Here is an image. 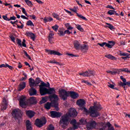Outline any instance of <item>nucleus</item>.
Returning <instances> with one entry per match:
<instances>
[{
  "label": "nucleus",
  "mask_w": 130,
  "mask_h": 130,
  "mask_svg": "<svg viewBox=\"0 0 130 130\" xmlns=\"http://www.w3.org/2000/svg\"><path fill=\"white\" fill-rule=\"evenodd\" d=\"M76 104L79 106L83 112H84L86 114H89L90 116H91V117H97V116L99 115V113L97 111L101 109L99 106H98L94 105L93 107H90L89 110H88L85 107L86 101H85V100L82 99L77 100Z\"/></svg>",
  "instance_id": "1"
},
{
  "label": "nucleus",
  "mask_w": 130,
  "mask_h": 130,
  "mask_svg": "<svg viewBox=\"0 0 130 130\" xmlns=\"http://www.w3.org/2000/svg\"><path fill=\"white\" fill-rule=\"evenodd\" d=\"M78 115V112L74 108L70 109L69 112L65 115H63L61 117V118L60 120V125L64 128L66 126L69 125L70 123L69 117H76Z\"/></svg>",
  "instance_id": "2"
},
{
  "label": "nucleus",
  "mask_w": 130,
  "mask_h": 130,
  "mask_svg": "<svg viewBox=\"0 0 130 130\" xmlns=\"http://www.w3.org/2000/svg\"><path fill=\"white\" fill-rule=\"evenodd\" d=\"M59 97L62 99V100H67L68 97L70 95V97L72 99H77L79 98V94L75 91H67L64 89H59Z\"/></svg>",
  "instance_id": "3"
},
{
  "label": "nucleus",
  "mask_w": 130,
  "mask_h": 130,
  "mask_svg": "<svg viewBox=\"0 0 130 130\" xmlns=\"http://www.w3.org/2000/svg\"><path fill=\"white\" fill-rule=\"evenodd\" d=\"M50 100L51 103H47L45 104L44 107L46 109L48 110L50 109V107L52 106L56 108V109H58V96L56 94H53L49 96Z\"/></svg>",
  "instance_id": "4"
},
{
  "label": "nucleus",
  "mask_w": 130,
  "mask_h": 130,
  "mask_svg": "<svg viewBox=\"0 0 130 130\" xmlns=\"http://www.w3.org/2000/svg\"><path fill=\"white\" fill-rule=\"evenodd\" d=\"M79 123L83 125L86 124V127L88 130L92 129V128H96V126L97 125V123L95 121H91L87 123V120L83 118L80 120V123Z\"/></svg>",
  "instance_id": "5"
},
{
  "label": "nucleus",
  "mask_w": 130,
  "mask_h": 130,
  "mask_svg": "<svg viewBox=\"0 0 130 130\" xmlns=\"http://www.w3.org/2000/svg\"><path fill=\"white\" fill-rule=\"evenodd\" d=\"M45 87H50V84L48 82L47 83L43 82L41 83V85H40V93L42 96H44V95H46L48 93V89Z\"/></svg>",
  "instance_id": "6"
},
{
  "label": "nucleus",
  "mask_w": 130,
  "mask_h": 130,
  "mask_svg": "<svg viewBox=\"0 0 130 130\" xmlns=\"http://www.w3.org/2000/svg\"><path fill=\"white\" fill-rule=\"evenodd\" d=\"M13 116L16 119H21L22 118V112L19 109H15L12 111Z\"/></svg>",
  "instance_id": "7"
},
{
  "label": "nucleus",
  "mask_w": 130,
  "mask_h": 130,
  "mask_svg": "<svg viewBox=\"0 0 130 130\" xmlns=\"http://www.w3.org/2000/svg\"><path fill=\"white\" fill-rule=\"evenodd\" d=\"M46 123V119L43 118L42 119H37L36 120V125L38 127H41L43 126V124Z\"/></svg>",
  "instance_id": "8"
},
{
  "label": "nucleus",
  "mask_w": 130,
  "mask_h": 130,
  "mask_svg": "<svg viewBox=\"0 0 130 130\" xmlns=\"http://www.w3.org/2000/svg\"><path fill=\"white\" fill-rule=\"evenodd\" d=\"M71 124H73V127H70L68 128V130H75L77 129L80 125V123H77V120L76 119H73L70 122Z\"/></svg>",
  "instance_id": "9"
},
{
  "label": "nucleus",
  "mask_w": 130,
  "mask_h": 130,
  "mask_svg": "<svg viewBox=\"0 0 130 130\" xmlns=\"http://www.w3.org/2000/svg\"><path fill=\"white\" fill-rule=\"evenodd\" d=\"M79 75L80 76H83V77H93V76H95V72L88 71L82 73H79Z\"/></svg>",
  "instance_id": "10"
},
{
  "label": "nucleus",
  "mask_w": 130,
  "mask_h": 130,
  "mask_svg": "<svg viewBox=\"0 0 130 130\" xmlns=\"http://www.w3.org/2000/svg\"><path fill=\"white\" fill-rule=\"evenodd\" d=\"M19 100L21 107L25 108V106H26V97L22 95L19 98Z\"/></svg>",
  "instance_id": "11"
},
{
  "label": "nucleus",
  "mask_w": 130,
  "mask_h": 130,
  "mask_svg": "<svg viewBox=\"0 0 130 130\" xmlns=\"http://www.w3.org/2000/svg\"><path fill=\"white\" fill-rule=\"evenodd\" d=\"M51 114V117H52L53 118H55V117H60L61 116V113L56 112V111H51L50 112Z\"/></svg>",
  "instance_id": "12"
},
{
  "label": "nucleus",
  "mask_w": 130,
  "mask_h": 130,
  "mask_svg": "<svg viewBox=\"0 0 130 130\" xmlns=\"http://www.w3.org/2000/svg\"><path fill=\"white\" fill-rule=\"evenodd\" d=\"M46 51H47V52H48V54H53V55H58L59 56L61 55V54L59 53V52L55 50H46Z\"/></svg>",
  "instance_id": "13"
},
{
  "label": "nucleus",
  "mask_w": 130,
  "mask_h": 130,
  "mask_svg": "<svg viewBox=\"0 0 130 130\" xmlns=\"http://www.w3.org/2000/svg\"><path fill=\"white\" fill-rule=\"evenodd\" d=\"M29 86L31 88H33V87H36V82L35 80L32 78H30L28 79Z\"/></svg>",
  "instance_id": "14"
},
{
  "label": "nucleus",
  "mask_w": 130,
  "mask_h": 130,
  "mask_svg": "<svg viewBox=\"0 0 130 130\" xmlns=\"http://www.w3.org/2000/svg\"><path fill=\"white\" fill-rule=\"evenodd\" d=\"M26 35L27 37H30L34 41L35 40V35L31 31H26Z\"/></svg>",
  "instance_id": "15"
},
{
  "label": "nucleus",
  "mask_w": 130,
  "mask_h": 130,
  "mask_svg": "<svg viewBox=\"0 0 130 130\" xmlns=\"http://www.w3.org/2000/svg\"><path fill=\"white\" fill-rule=\"evenodd\" d=\"M26 113V115L29 118H32V117H33V116H34V115H35V112H34L31 110L27 111Z\"/></svg>",
  "instance_id": "16"
},
{
  "label": "nucleus",
  "mask_w": 130,
  "mask_h": 130,
  "mask_svg": "<svg viewBox=\"0 0 130 130\" xmlns=\"http://www.w3.org/2000/svg\"><path fill=\"white\" fill-rule=\"evenodd\" d=\"M105 24L107 25L105 26V28H109V29H110V30H111L112 31H114V30L115 29V28H114V26H113L112 24L107 22H106Z\"/></svg>",
  "instance_id": "17"
},
{
  "label": "nucleus",
  "mask_w": 130,
  "mask_h": 130,
  "mask_svg": "<svg viewBox=\"0 0 130 130\" xmlns=\"http://www.w3.org/2000/svg\"><path fill=\"white\" fill-rule=\"evenodd\" d=\"M29 103L30 104H37V100H36V98L34 96L31 97L29 100Z\"/></svg>",
  "instance_id": "18"
},
{
  "label": "nucleus",
  "mask_w": 130,
  "mask_h": 130,
  "mask_svg": "<svg viewBox=\"0 0 130 130\" xmlns=\"http://www.w3.org/2000/svg\"><path fill=\"white\" fill-rule=\"evenodd\" d=\"M29 95L30 96H34L37 93V91L36 89L33 88V87H31L29 89Z\"/></svg>",
  "instance_id": "19"
},
{
  "label": "nucleus",
  "mask_w": 130,
  "mask_h": 130,
  "mask_svg": "<svg viewBox=\"0 0 130 130\" xmlns=\"http://www.w3.org/2000/svg\"><path fill=\"white\" fill-rule=\"evenodd\" d=\"M26 130H32V126L31 125V122L29 120L26 121Z\"/></svg>",
  "instance_id": "20"
},
{
  "label": "nucleus",
  "mask_w": 130,
  "mask_h": 130,
  "mask_svg": "<svg viewBox=\"0 0 130 130\" xmlns=\"http://www.w3.org/2000/svg\"><path fill=\"white\" fill-rule=\"evenodd\" d=\"M114 45H115V43L113 41H109L108 43H107V47H108V48H112V47Z\"/></svg>",
  "instance_id": "21"
},
{
  "label": "nucleus",
  "mask_w": 130,
  "mask_h": 130,
  "mask_svg": "<svg viewBox=\"0 0 130 130\" xmlns=\"http://www.w3.org/2000/svg\"><path fill=\"white\" fill-rule=\"evenodd\" d=\"M98 125L100 126V130H105L107 127V125L105 123H100Z\"/></svg>",
  "instance_id": "22"
},
{
  "label": "nucleus",
  "mask_w": 130,
  "mask_h": 130,
  "mask_svg": "<svg viewBox=\"0 0 130 130\" xmlns=\"http://www.w3.org/2000/svg\"><path fill=\"white\" fill-rule=\"evenodd\" d=\"M58 34L60 36H64L65 32H64V29L62 28H59L58 31Z\"/></svg>",
  "instance_id": "23"
},
{
  "label": "nucleus",
  "mask_w": 130,
  "mask_h": 130,
  "mask_svg": "<svg viewBox=\"0 0 130 130\" xmlns=\"http://www.w3.org/2000/svg\"><path fill=\"white\" fill-rule=\"evenodd\" d=\"M25 87H26V83L21 82L19 84V89H18L19 91H22V90H23V89H25Z\"/></svg>",
  "instance_id": "24"
},
{
  "label": "nucleus",
  "mask_w": 130,
  "mask_h": 130,
  "mask_svg": "<svg viewBox=\"0 0 130 130\" xmlns=\"http://www.w3.org/2000/svg\"><path fill=\"white\" fill-rule=\"evenodd\" d=\"M89 48V46L87 45H83L81 46V49L82 51L84 52H85V51H87Z\"/></svg>",
  "instance_id": "25"
},
{
  "label": "nucleus",
  "mask_w": 130,
  "mask_h": 130,
  "mask_svg": "<svg viewBox=\"0 0 130 130\" xmlns=\"http://www.w3.org/2000/svg\"><path fill=\"white\" fill-rule=\"evenodd\" d=\"M47 94H53V95H55V89L54 88H50V89H48Z\"/></svg>",
  "instance_id": "26"
},
{
  "label": "nucleus",
  "mask_w": 130,
  "mask_h": 130,
  "mask_svg": "<svg viewBox=\"0 0 130 130\" xmlns=\"http://www.w3.org/2000/svg\"><path fill=\"white\" fill-rule=\"evenodd\" d=\"M105 56L107 58H109V59H111V60H115L116 59V58L111 54L106 55Z\"/></svg>",
  "instance_id": "27"
},
{
  "label": "nucleus",
  "mask_w": 130,
  "mask_h": 130,
  "mask_svg": "<svg viewBox=\"0 0 130 130\" xmlns=\"http://www.w3.org/2000/svg\"><path fill=\"white\" fill-rule=\"evenodd\" d=\"M74 47L76 49H80V43L78 41H74Z\"/></svg>",
  "instance_id": "28"
},
{
  "label": "nucleus",
  "mask_w": 130,
  "mask_h": 130,
  "mask_svg": "<svg viewBox=\"0 0 130 130\" xmlns=\"http://www.w3.org/2000/svg\"><path fill=\"white\" fill-rule=\"evenodd\" d=\"M107 127H108V130H114V127L113 126H111V124L109 122H107L106 124Z\"/></svg>",
  "instance_id": "29"
},
{
  "label": "nucleus",
  "mask_w": 130,
  "mask_h": 130,
  "mask_svg": "<svg viewBox=\"0 0 130 130\" xmlns=\"http://www.w3.org/2000/svg\"><path fill=\"white\" fill-rule=\"evenodd\" d=\"M70 11L74 12L76 14L78 13V10H79V8L78 7H75L73 8H70Z\"/></svg>",
  "instance_id": "30"
},
{
  "label": "nucleus",
  "mask_w": 130,
  "mask_h": 130,
  "mask_svg": "<svg viewBox=\"0 0 130 130\" xmlns=\"http://www.w3.org/2000/svg\"><path fill=\"white\" fill-rule=\"evenodd\" d=\"M52 16L55 18V19H56V20H58L59 21L60 20V18H59V15L55 13H52Z\"/></svg>",
  "instance_id": "31"
},
{
  "label": "nucleus",
  "mask_w": 130,
  "mask_h": 130,
  "mask_svg": "<svg viewBox=\"0 0 130 130\" xmlns=\"http://www.w3.org/2000/svg\"><path fill=\"white\" fill-rule=\"evenodd\" d=\"M76 28L78 29V30H79V31H81V32H83L84 31V29L82 28V26L79 25V24H76Z\"/></svg>",
  "instance_id": "32"
},
{
  "label": "nucleus",
  "mask_w": 130,
  "mask_h": 130,
  "mask_svg": "<svg viewBox=\"0 0 130 130\" xmlns=\"http://www.w3.org/2000/svg\"><path fill=\"white\" fill-rule=\"evenodd\" d=\"M120 72H124L125 73H130V70H128V69L127 68H122L120 69Z\"/></svg>",
  "instance_id": "33"
},
{
  "label": "nucleus",
  "mask_w": 130,
  "mask_h": 130,
  "mask_svg": "<svg viewBox=\"0 0 130 130\" xmlns=\"http://www.w3.org/2000/svg\"><path fill=\"white\" fill-rule=\"evenodd\" d=\"M54 36V32H53V31L50 30L49 32L48 38H53Z\"/></svg>",
  "instance_id": "34"
},
{
  "label": "nucleus",
  "mask_w": 130,
  "mask_h": 130,
  "mask_svg": "<svg viewBox=\"0 0 130 130\" xmlns=\"http://www.w3.org/2000/svg\"><path fill=\"white\" fill-rule=\"evenodd\" d=\"M26 25H27V26H34V24L33 23V22L31 20L27 21V22H26Z\"/></svg>",
  "instance_id": "35"
},
{
  "label": "nucleus",
  "mask_w": 130,
  "mask_h": 130,
  "mask_svg": "<svg viewBox=\"0 0 130 130\" xmlns=\"http://www.w3.org/2000/svg\"><path fill=\"white\" fill-rule=\"evenodd\" d=\"M108 14L109 15H114V14H116V11H115L114 10H111L108 12Z\"/></svg>",
  "instance_id": "36"
},
{
  "label": "nucleus",
  "mask_w": 130,
  "mask_h": 130,
  "mask_svg": "<svg viewBox=\"0 0 130 130\" xmlns=\"http://www.w3.org/2000/svg\"><path fill=\"white\" fill-rule=\"evenodd\" d=\"M52 28L53 30L55 31V32H57V30H58V25L55 24V25L52 26Z\"/></svg>",
  "instance_id": "37"
},
{
  "label": "nucleus",
  "mask_w": 130,
  "mask_h": 130,
  "mask_svg": "<svg viewBox=\"0 0 130 130\" xmlns=\"http://www.w3.org/2000/svg\"><path fill=\"white\" fill-rule=\"evenodd\" d=\"M35 82L36 86H37L39 84H40V83H42L43 81H41L40 78H36Z\"/></svg>",
  "instance_id": "38"
},
{
  "label": "nucleus",
  "mask_w": 130,
  "mask_h": 130,
  "mask_svg": "<svg viewBox=\"0 0 130 130\" xmlns=\"http://www.w3.org/2000/svg\"><path fill=\"white\" fill-rule=\"evenodd\" d=\"M107 43L106 42H103V43H98V45H100L101 47H104V45H105L107 47Z\"/></svg>",
  "instance_id": "39"
},
{
  "label": "nucleus",
  "mask_w": 130,
  "mask_h": 130,
  "mask_svg": "<svg viewBox=\"0 0 130 130\" xmlns=\"http://www.w3.org/2000/svg\"><path fill=\"white\" fill-rule=\"evenodd\" d=\"M17 44L19 46H22V41L19 39H16Z\"/></svg>",
  "instance_id": "40"
},
{
  "label": "nucleus",
  "mask_w": 130,
  "mask_h": 130,
  "mask_svg": "<svg viewBox=\"0 0 130 130\" xmlns=\"http://www.w3.org/2000/svg\"><path fill=\"white\" fill-rule=\"evenodd\" d=\"M24 2H25L26 4H27L29 7H31V6H32V2L31 1L29 0H24Z\"/></svg>",
  "instance_id": "41"
},
{
  "label": "nucleus",
  "mask_w": 130,
  "mask_h": 130,
  "mask_svg": "<svg viewBox=\"0 0 130 130\" xmlns=\"http://www.w3.org/2000/svg\"><path fill=\"white\" fill-rule=\"evenodd\" d=\"M78 17H79V18H80L81 19H82V20H87V18H86V17H85L84 16H83V15H81V14H79L78 13H76Z\"/></svg>",
  "instance_id": "42"
},
{
  "label": "nucleus",
  "mask_w": 130,
  "mask_h": 130,
  "mask_svg": "<svg viewBox=\"0 0 130 130\" xmlns=\"http://www.w3.org/2000/svg\"><path fill=\"white\" fill-rule=\"evenodd\" d=\"M21 10H22V12L24 15H25V16H28V14L26 13V10L25 8L21 7L20 8Z\"/></svg>",
  "instance_id": "43"
},
{
  "label": "nucleus",
  "mask_w": 130,
  "mask_h": 130,
  "mask_svg": "<svg viewBox=\"0 0 130 130\" xmlns=\"http://www.w3.org/2000/svg\"><path fill=\"white\" fill-rule=\"evenodd\" d=\"M120 55H121V56H125L126 55H128V54H127V53L120 51Z\"/></svg>",
  "instance_id": "44"
},
{
  "label": "nucleus",
  "mask_w": 130,
  "mask_h": 130,
  "mask_svg": "<svg viewBox=\"0 0 130 130\" xmlns=\"http://www.w3.org/2000/svg\"><path fill=\"white\" fill-rule=\"evenodd\" d=\"M23 52H24L25 56H26V57L28 58V59H31V57L30 56V55H29V54H28L27 52H26L25 51H24Z\"/></svg>",
  "instance_id": "45"
},
{
  "label": "nucleus",
  "mask_w": 130,
  "mask_h": 130,
  "mask_svg": "<svg viewBox=\"0 0 130 130\" xmlns=\"http://www.w3.org/2000/svg\"><path fill=\"white\" fill-rule=\"evenodd\" d=\"M108 87L111 88V89H114V85L113 84H110V83L108 82Z\"/></svg>",
  "instance_id": "46"
},
{
  "label": "nucleus",
  "mask_w": 130,
  "mask_h": 130,
  "mask_svg": "<svg viewBox=\"0 0 130 130\" xmlns=\"http://www.w3.org/2000/svg\"><path fill=\"white\" fill-rule=\"evenodd\" d=\"M3 105H8V101H7V99H6V98L3 99Z\"/></svg>",
  "instance_id": "47"
},
{
  "label": "nucleus",
  "mask_w": 130,
  "mask_h": 130,
  "mask_svg": "<svg viewBox=\"0 0 130 130\" xmlns=\"http://www.w3.org/2000/svg\"><path fill=\"white\" fill-rule=\"evenodd\" d=\"M48 130H54V126L50 124L48 128Z\"/></svg>",
  "instance_id": "48"
},
{
  "label": "nucleus",
  "mask_w": 130,
  "mask_h": 130,
  "mask_svg": "<svg viewBox=\"0 0 130 130\" xmlns=\"http://www.w3.org/2000/svg\"><path fill=\"white\" fill-rule=\"evenodd\" d=\"M107 73H108V74H111V75H115V74H116V72H112L111 71H107Z\"/></svg>",
  "instance_id": "49"
},
{
  "label": "nucleus",
  "mask_w": 130,
  "mask_h": 130,
  "mask_svg": "<svg viewBox=\"0 0 130 130\" xmlns=\"http://www.w3.org/2000/svg\"><path fill=\"white\" fill-rule=\"evenodd\" d=\"M53 38H48V41L49 42H50V43L51 44H52V43H53Z\"/></svg>",
  "instance_id": "50"
},
{
  "label": "nucleus",
  "mask_w": 130,
  "mask_h": 130,
  "mask_svg": "<svg viewBox=\"0 0 130 130\" xmlns=\"http://www.w3.org/2000/svg\"><path fill=\"white\" fill-rule=\"evenodd\" d=\"M3 18L4 20H5L6 21H11V19L8 18V16L3 15Z\"/></svg>",
  "instance_id": "51"
},
{
  "label": "nucleus",
  "mask_w": 130,
  "mask_h": 130,
  "mask_svg": "<svg viewBox=\"0 0 130 130\" xmlns=\"http://www.w3.org/2000/svg\"><path fill=\"white\" fill-rule=\"evenodd\" d=\"M10 38H11L12 41L15 43V40H16V38H14V37L13 36V35L10 36Z\"/></svg>",
  "instance_id": "52"
},
{
  "label": "nucleus",
  "mask_w": 130,
  "mask_h": 130,
  "mask_svg": "<svg viewBox=\"0 0 130 130\" xmlns=\"http://www.w3.org/2000/svg\"><path fill=\"white\" fill-rule=\"evenodd\" d=\"M125 57H122L121 58L122 59H127V58H129V55H127L126 56H125Z\"/></svg>",
  "instance_id": "53"
},
{
  "label": "nucleus",
  "mask_w": 130,
  "mask_h": 130,
  "mask_svg": "<svg viewBox=\"0 0 130 130\" xmlns=\"http://www.w3.org/2000/svg\"><path fill=\"white\" fill-rule=\"evenodd\" d=\"M8 105H4L3 104V108L2 110H6L7 108Z\"/></svg>",
  "instance_id": "54"
},
{
  "label": "nucleus",
  "mask_w": 130,
  "mask_h": 130,
  "mask_svg": "<svg viewBox=\"0 0 130 130\" xmlns=\"http://www.w3.org/2000/svg\"><path fill=\"white\" fill-rule=\"evenodd\" d=\"M7 64H8L7 63H5V64H2L1 65H0V68H7Z\"/></svg>",
  "instance_id": "55"
},
{
  "label": "nucleus",
  "mask_w": 130,
  "mask_h": 130,
  "mask_svg": "<svg viewBox=\"0 0 130 130\" xmlns=\"http://www.w3.org/2000/svg\"><path fill=\"white\" fill-rule=\"evenodd\" d=\"M120 86H122V87H123V88H125V82H120Z\"/></svg>",
  "instance_id": "56"
},
{
  "label": "nucleus",
  "mask_w": 130,
  "mask_h": 130,
  "mask_svg": "<svg viewBox=\"0 0 130 130\" xmlns=\"http://www.w3.org/2000/svg\"><path fill=\"white\" fill-rule=\"evenodd\" d=\"M120 78L123 83H125L126 82V79H125V78H123V76H121Z\"/></svg>",
  "instance_id": "57"
},
{
  "label": "nucleus",
  "mask_w": 130,
  "mask_h": 130,
  "mask_svg": "<svg viewBox=\"0 0 130 130\" xmlns=\"http://www.w3.org/2000/svg\"><path fill=\"white\" fill-rule=\"evenodd\" d=\"M21 18H22V19H24V20H29V18H28V17H26L25 15H21Z\"/></svg>",
  "instance_id": "58"
},
{
  "label": "nucleus",
  "mask_w": 130,
  "mask_h": 130,
  "mask_svg": "<svg viewBox=\"0 0 130 130\" xmlns=\"http://www.w3.org/2000/svg\"><path fill=\"white\" fill-rule=\"evenodd\" d=\"M17 28H19V29H23L24 28V24H22L20 26L17 25Z\"/></svg>",
  "instance_id": "59"
},
{
  "label": "nucleus",
  "mask_w": 130,
  "mask_h": 130,
  "mask_svg": "<svg viewBox=\"0 0 130 130\" xmlns=\"http://www.w3.org/2000/svg\"><path fill=\"white\" fill-rule=\"evenodd\" d=\"M46 102V98H42V103H45Z\"/></svg>",
  "instance_id": "60"
},
{
  "label": "nucleus",
  "mask_w": 130,
  "mask_h": 130,
  "mask_svg": "<svg viewBox=\"0 0 130 130\" xmlns=\"http://www.w3.org/2000/svg\"><path fill=\"white\" fill-rule=\"evenodd\" d=\"M18 69H22V68H23V65H22V64H21V62H19L18 63Z\"/></svg>",
  "instance_id": "61"
},
{
  "label": "nucleus",
  "mask_w": 130,
  "mask_h": 130,
  "mask_svg": "<svg viewBox=\"0 0 130 130\" xmlns=\"http://www.w3.org/2000/svg\"><path fill=\"white\" fill-rule=\"evenodd\" d=\"M64 33H65V34L70 35V34H71V31H70V30L69 29H68V30H66L64 31Z\"/></svg>",
  "instance_id": "62"
},
{
  "label": "nucleus",
  "mask_w": 130,
  "mask_h": 130,
  "mask_svg": "<svg viewBox=\"0 0 130 130\" xmlns=\"http://www.w3.org/2000/svg\"><path fill=\"white\" fill-rule=\"evenodd\" d=\"M7 68H9V69L10 70H13L14 69V68H13V67H12L11 66L9 65L8 64H7Z\"/></svg>",
  "instance_id": "63"
},
{
  "label": "nucleus",
  "mask_w": 130,
  "mask_h": 130,
  "mask_svg": "<svg viewBox=\"0 0 130 130\" xmlns=\"http://www.w3.org/2000/svg\"><path fill=\"white\" fill-rule=\"evenodd\" d=\"M126 85L129 87L130 86V81L127 82L126 81L125 82V86H126Z\"/></svg>",
  "instance_id": "64"
}]
</instances>
